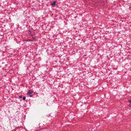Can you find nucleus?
I'll return each mask as SVG.
<instances>
[{"instance_id":"obj_1","label":"nucleus","mask_w":131,"mask_h":131,"mask_svg":"<svg viewBox=\"0 0 131 131\" xmlns=\"http://www.w3.org/2000/svg\"><path fill=\"white\" fill-rule=\"evenodd\" d=\"M33 91H29L27 93V94L28 95H29V96L30 97H31V95H30V94H32L33 93Z\"/></svg>"},{"instance_id":"obj_2","label":"nucleus","mask_w":131,"mask_h":131,"mask_svg":"<svg viewBox=\"0 0 131 131\" xmlns=\"http://www.w3.org/2000/svg\"><path fill=\"white\" fill-rule=\"evenodd\" d=\"M56 3V2L55 1H54L51 4V5L54 6L55 5Z\"/></svg>"},{"instance_id":"obj_3","label":"nucleus","mask_w":131,"mask_h":131,"mask_svg":"<svg viewBox=\"0 0 131 131\" xmlns=\"http://www.w3.org/2000/svg\"><path fill=\"white\" fill-rule=\"evenodd\" d=\"M129 105L130 106H131V100L128 103Z\"/></svg>"},{"instance_id":"obj_4","label":"nucleus","mask_w":131,"mask_h":131,"mask_svg":"<svg viewBox=\"0 0 131 131\" xmlns=\"http://www.w3.org/2000/svg\"><path fill=\"white\" fill-rule=\"evenodd\" d=\"M23 100H25L26 99V97L24 96L23 97Z\"/></svg>"},{"instance_id":"obj_5","label":"nucleus","mask_w":131,"mask_h":131,"mask_svg":"<svg viewBox=\"0 0 131 131\" xmlns=\"http://www.w3.org/2000/svg\"><path fill=\"white\" fill-rule=\"evenodd\" d=\"M22 97V96H19V98H21Z\"/></svg>"}]
</instances>
